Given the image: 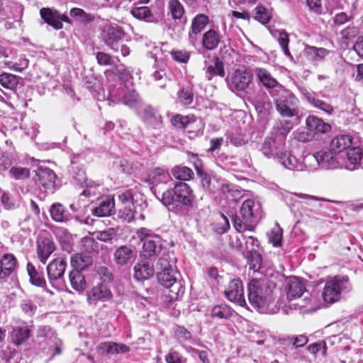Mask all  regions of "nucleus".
Masks as SVG:
<instances>
[{
  "label": "nucleus",
  "mask_w": 363,
  "mask_h": 363,
  "mask_svg": "<svg viewBox=\"0 0 363 363\" xmlns=\"http://www.w3.org/2000/svg\"><path fill=\"white\" fill-rule=\"evenodd\" d=\"M118 215L121 219L130 223L136 217L137 211L135 210L134 205H127L119 210Z\"/></svg>",
  "instance_id": "864d4df0"
},
{
  "label": "nucleus",
  "mask_w": 363,
  "mask_h": 363,
  "mask_svg": "<svg viewBox=\"0 0 363 363\" xmlns=\"http://www.w3.org/2000/svg\"><path fill=\"white\" fill-rule=\"evenodd\" d=\"M130 13L133 17L138 20L149 21L152 13L147 6H135L131 9Z\"/></svg>",
  "instance_id": "8fccbe9b"
},
{
  "label": "nucleus",
  "mask_w": 363,
  "mask_h": 363,
  "mask_svg": "<svg viewBox=\"0 0 363 363\" xmlns=\"http://www.w3.org/2000/svg\"><path fill=\"white\" fill-rule=\"evenodd\" d=\"M56 177L54 171L47 167H39L35 170V182L50 192H53L55 190Z\"/></svg>",
  "instance_id": "dca6fc26"
},
{
  "label": "nucleus",
  "mask_w": 363,
  "mask_h": 363,
  "mask_svg": "<svg viewBox=\"0 0 363 363\" xmlns=\"http://www.w3.org/2000/svg\"><path fill=\"white\" fill-rule=\"evenodd\" d=\"M172 174L177 179L182 181L189 180L194 174L193 171L184 166H176L172 169Z\"/></svg>",
  "instance_id": "de8ad7c7"
},
{
  "label": "nucleus",
  "mask_w": 363,
  "mask_h": 363,
  "mask_svg": "<svg viewBox=\"0 0 363 363\" xmlns=\"http://www.w3.org/2000/svg\"><path fill=\"white\" fill-rule=\"evenodd\" d=\"M220 41V35L218 32L210 29L205 32L202 37V45L208 50H215Z\"/></svg>",
  "instance_id": "473e14b6"
},
{
  "label": "nucleus",
  "mask_w": 363,
  "mask_h": 363,
  "mask_svg": "<svg viewBox=\"0 0 363 363\" xmlns=\"http://www.w3.org/2000/svg\"><path fill=\"white\" fill-rule=\"evenodd\" d=\"M193 99L194 94L191 88H182L178 94V100L184 105H189Z\"/></svg>",
  "instance_id": "4d7b16f0"
},
{
  "label": "nucleus",
  "mask_w": 363,
  "mask_h": 363,
  "mask_svg": "<svg viewBox=\"0 0 363 363\" xmlns=\"http://www.w3.org/2000/svg\"><path fill=\"white\" fill-rule=\"evenodd\" d=\"M135 257V249L131 245H121L117 247L113 253L114 262L119 267H123L131 263Z\"/></svg>",
  "instance_id": "6ab92c4d"
},
{
  "label": "nucleus",
  "mask_w": 363,
  "mask_h": 363,
  "mask_svg": "<svg viewBox=\"0 0 363 363\" xmlns=\"http://www.w3.org/2000/svg\"><path fill=\"white\" fill-rule=\"evenodd\" d=\"M69 281L72 287L77 291H82L86 287V282L84 276L82 274L81 271L73 269L70 272Z\"/></svg>",
  "instance_id": "4c0bfd02"
},
{
  "label": "nucleus",
  "mask_w": 363,
  "mask_h": 363,
  "mask_svg": "<svg viewBox=\"0 0 363 363\" xmlns=\"http://www.w3.org/2000/svg\"><path fill=\"white\" fill-rule=\"evenodd\" d=\"M96 58L97 60V62L100 65L107 66L112 65L114 63V60L111 57V56L107 53L104 52H98L96 55Z\"/></svg>",
  "instance_id": "338daca9"
},
{
  "label": "nucleus",
  "mask_w": 363,
  "mask_h": 363,
  "mask_svg": "<svg viewBox=\"0 0 363 363\" xmlns=\"http://www.w3.org/2000/svg\"><path fill=\"white\" fill-rule=\"evenodd\" d=\"M194 199V196L189 184L178 182L173 189L162 194L161 201L170 211L182 213L185 207L192 204Z\"/></svg>",
  "instance_id": "f03ea898"
},
{
  "label": "nucleus",
  "mask_w": 363,
  "mask_h": 363,
  "mask_svg": "<svg viewBox=\"0 0 363 363\" xmlns=\"http://www.w3.org/2000/svg\"><path fill=\"white\" fill-rule=\"evenodd\" d=\"M78 182L81 185L84 186L86 189L82 191V194L85 196H90L91 194H95V189L99 186L98 184L92 181H89L86 177L82 179L77 178Z\"/></svg>",
  "instance_id": "6e6d98bb"
},
{
  "label": "nucleus",
  "mask_w": 363,
  "mask_h": 363,
  "mask_svg": "<svg viewBox=\"0 0 363 363\" xmlns=\"http://www.w3.org/2000/svg\"><path fill=\"white\" fill-rule=\"evenodd\" d=\"M116 235V230L113 228H109L105 230L97 232L96 239L103 242H108L112 240Z\"/></svg>",
  "instance_id": "680f3d73"
},
{
  "label": "nucleus",
  "mask_w": 363,
  "mask_h": 363,
  "mask_svg": "<svg viewBox=\"0 0 363 363\" xmlns=\"http://www.w3.org/2000/svg\"><path fill=\"white\" fill-rule=\"evenodd\" d=\"M167 363H186V359L179 352L171 350L165 357Z\"/></svg>",
  "instance_id": "69168bd1"
},
{
  "label": "nucleus",
  "mask_w": 363,
  "mask_h": 363,
  "mask_svg": "<svg viewBox=\"0 0 363 363\" xmlns=\"http://www.w3.org/2000/svg\"><path fill=\"white\" fill-rule=\"evenodd\" d=\"M114 206V199L107 197L101 202L98 207L92 210V213L98 217L108 216L112 213Z\"/></svg>",
  "instance_id": "f704fd0d"
},
{
  "label": "nucleus",
  "mask_w": 363,
  "mask_h": 363,
  "mask_svg": "<svg viewBox=\"0 0 363 363\" xmlns=\"http://www.w3.org/2000/svg\"><path fill=\"white\" fill-rule=\"evenodd\" d=\"M271 35L277 40L280 47L282 49L284 55L287 57H289L290 59H293L289 49V35L284 30H270Z\"/></svg>",
  "instance_id": "72a5a7b5"
},
{
  "label": "nucleus",
  "mask_w": 363,
  "mask_h": 363,
  "mask_svg": "<svg viewBox=\"0 0 363 363\" xmlns=\"http://www.w3.org/2000/svg\"><path fill=\"white\" fill-rule=\"evenodd\" d=\"M0 84L5 89L13 90L18 84V77L11 73L3 72L0 74Z\"/></svg>",
  "instance_id": "a18cd8bd"
},
{
  "label": "nucleus",
  "mask_w": 363,
  "mask_h": 363,
  "mask_svg": "<svg viewBox=\"0 0 363 363\" xmlns=\"http://www.w3.org/2000/svg\"><path fill=\"white\" fill-rule=\"evenodd\" d=\"M139 100L138 93L135 90H130L127 91L121 99V101L123 104L134 107Z\"/></svg>",
  "instance_id": "13d9d810"
},
{
  "label": "nucleus",
  "mask_w": 363,
  "mask_h": 363,
  "mask_svg": "<svg viewBox=\"0 0 363 363\" xmlns=\"http://www.w3.org/2000/svg\"><path fill=\"white\" fill-rule=\"evenodd\" d=\"M113 295L110 289L103 284H98L87 294V300L90 304H96L98 301H110Z\"/></svg>",
  "instance_id": "412c9836"
},
{
  "label": "nucleus",
  "mask_w": 363,
  "mask_h": 363,
  "mask_svg": "<svg viewBox=\"0 0 363 363\" xmlns=\"http://www.w3.org/2000/svg\"><path fill=\"white\" fill-rule=\"evenodd\" d=\"M285 139L275 135L267 137L263 142L261 152L267 158L279 160L286 148Z\"/></svg>",
  "instance_id": "9b49d317"
},
{
  "label": "nucleus",
  "mask_w": 363,
  "mask_h": 363,
  "mask_svg": "<svg viewBox=\"0 0 363 363\" xmlns=\"http://www.w3.org/2000/svg\"><path fill=\"white\" fill-rule=\"evenodd\" d=\"M255 19L258 21L262 24L267 23L271 19L270 13L263 6H257L255 9Z\"/></svg>",
  "instance_id": "052dcab7"
},
{
  "label": "nucleus",
  "mask_w": 363,
  "mask_h": 363,
  "mask_svg": "<svg viewBox=\"0 0 363 363\" xmlns=\"http://www.w3.org/2000/svg\"><path fill=\"white\" fill-rule=\"evenodd\" d=\"M195 167L196 169H197L198 174L201 177L203 187L213 194L217 193L218 186H216V185L218 184V179L216 178H213L212 179L206 173H203L196 163H195Z\"/></svg>",
  "instance_id": "ea45409f"
},
{
  "label": "nucleus",
  "mask_w": 363,
  "mask_h": 363,
  "mask_svg": "<svg viewBox=\"0 0 363 363\" xmlns=\"http://www.w3.org/2000/svg\"><path fill=\"white\" fill-rule=\"evenodd\" d=\"M261 205L252 199L245 200L240 209V216H233V226L238 233L253 231L262 217Z\"/></svg>",
  "instance_id": "7ed1b4c3"
},
{
  "label": "nucleus",
  "mask_w": 363,
  "mask_h": 363,
  "mask_svg": "<svg viewBox=\"0 0 363 363\" xmlns=\"http://www.w3.org/2000/svg\"><path fill=\"white\" fill-rule=\"evenodd\" d=\"M255 74L259 82L266 89H274L275 87H278L281 89L284 88L281 84H279L277 80L272 76L271 73L264 68H256L255 69Z\"/></svg>",
  "instance_id": "bb28decb"
},
{
  "label": "nucleus",
  "mask_w": 363,
  "mask_h": 363,
  "mask_svg": "<svg viewBox=\"0 0 363 363\" xmlns=\"http://www.w3.org/2000/svg\"><path fill=\"white\" fill-rule=\"evenodd\" d=\"M104 43L115 52H121L123 57L130 54V48L123 43L124 33L118 26H107L101 31Z\"/></svg>",
  "instance_id": "39448f33"
},
{
  "label": "nucleus",
  "mask_w": 363,
  "mask_h": 363,
  "mask_svg": "<svg viewBox=\"0 0 363 363\" xmlns=\"http://www.w3.org/2000/svg\"><path fill=\"white\" fill-rule=\"evenodd\" d=\"M350 289L347 277H335L326 282L322 296L325 302L333 303L339 301L342 292H347Z\"/></svg>",
  "instance_id": "0eeeda50"
},
{
  "label": "nucleus",
  "mask_w": 363,
  "mask_h": 363,
  "mask_svg": "<svg viewBox=\"0 0 363 363\" xmlns=\"http://www.w3.org/2000/svg\"><path fill=\"white\" fill-rule=\"evenodd\" d=\"M150 177L152 182H167L169 174L163 169L156 168L151 172Z\"/></svg>",
  "instance_id": "bf43d9fd"
},
{
  "label": "nucleus",
  "mask_w": 363,
  "mask_h": 363,
  "mask_svg": "<svg viewBox=\"0 0 363 363\" xmlns=\"http://www.w3.org/2000/svg\"><path fill=\"white\" fill-rule=\"evenodd\" d=\"M306 125L314 133H327L331 129L328 123L315 116H309L306 118Z\"/></svg>",
  "instance_id": "7c9ffc66"
},
{
  "label": "nucleus",
  "mask_w": 363,
  "mask_h": 363,
  "mask_svg": "<svg viewBox=\"0 0 363 363\" xmlns=\"http://www.w3.org/2000/svg\"><path fill=\"white\" fill-rule=\"evenodd\" d=\"M347 160H345L343 168L352 171L363 168V152L360 147L350 148L346 153Z\"/></svg>",
  "instance_id": "4be33fe9"
},
{
  "label": "nucleus",
  "mask_w": 363,
  "mask_h": 363,
  "mask_svg": "<svg viewBox=\"0 0 363 363\" xmlns=\"http://www.w3.org/2000/svg\"><path fill=\"white\" fill-rule=\"evenodd\" d=\"M171 55L179 63H186L190 58V53L186 50H172Z\"/></svg>",
  "instance_id": "0e129e2a"
},
{
  "label": "nucleus",
  "mask_w": 363,
  "mask_h": 363,
  "mask_svg": "<svg viewBox=\"0 0 363 363\" xmlns=\"http://www.w3.org/2000/svg\"><path fill=\"white\" fill-rule=\"evenodd\" d=\"M137 235L143 242L142 257L145 259H150L160 252L162 244L159 236L152 234L151 230L145 228H141L138 230Z\"/></svg>",
  "instance_id": "9d476101"
},
{
  "label": "nucleus",
  "mask_w": 363,
  "mask_h": 363,
  "mask_svg": "<svg viewBox=\"0 0 363 363\" xmlns=\"http://www.w3.org/2000/svg\"><path fill=\"white\" fill-rule=\"evenodd\" d=\"M96 272L104 282H110L113 279V274L106 267H99Z\"/></svg>",
  "instance_id": "774afa93"
},
{
  "label": "nucleus",
  "mask_w": 363,
  "mask_h": 363,
  "mask_svg": "<svg viewBox=\"0 0 363 363\" xmlns=\"http://www.w3.org/2000/svg\"><path fill=\"white\" fill-rule=\"evenodd\" d=\"M30 330L27 326L15 327L11 333V340L19 345L25 342L30 336Z\"/></svg>",
  "instance_id": "79ce46f5"
},
{
  "label": "nucleus",
  "mask_w": 363,
  "mask_h": 363,
  "mask_svg": "<svg viewBox=\"0 0 363 363\" xmlns=\"http://www.w3.org/2000/svg\"><path fill=\"white\" fill-rule=\"evenodd\" d=\"M203 70L205 77L208 81H211L215 77H223L225 74L224 64L217 56H214L209 60L204 62Z\"/></svg>",
  "instance_id": "a211bd4d"
},
{
  "label": "nucleus",
  "mask_w": 363,
  "mask_h": 363,
  "mask_svg": "<svg viewBox=\"0 0 363 363\" xmlns=\"http://www.w3.org/2000/svg\"><path fill=\"white\" fill-rule=\"evenodd\" d=\"M179 273L177 270L160 271L157 273L159 282L169 289L168 297L171 300H177L184 293V288L179 280Z\"/></svg>",
  "instance_id": "6e6552de"
},
{
  "label": "nucleus",
  "mask_w": 363,
  "mask_h": 363,
  "mask_svg": "<svg viewBox=\"0 0 363 363\" xmlns=\"http://www.w3.org/2000/svg\"><path fill=\"white\" fill-rule=\"evenodd\" d=\"M352 143V138L348 135H340L334 138L330 144V148L337 155L343 157V152L347 150Z\"/></svg>",
  "instance_id": "a878e982"
},
{
  "label": "nucleus",
  "mask_w": 363,
  "mask_h": 363,
  "mask_svg": "<svg viewBox=\"0 0 363 363\" xmlns=\"http://www.w3.org/2000/svg\"><path fill=\"white\" fill-rule=\"evenodd\" d=\"M232 315L231 308L225 304L214 306L211 310V316L220 319H228Z\"/></svg>",
  "instance_id": "09e8293b"
},
{
  "label": "nucleus",
  "mask_w": 363,
  "mask_h": 363,
  "mask_svg": "<svg viewBox=\"0 0 363 363\" xmlns=\"http://www.w3.org/2000/svg\"><path fill=\"white\" fill-rule=\"evenodd\" d=\"M208 23V17L204 14H198L192 20L191 32L189 33V38L191 43L196 40V35L201 33Z\"/></svg>",
  "instance_id": "c756f323"
},
{
  "label": "nucleus",
  "mask_w": 363,
  "mask_h": 363,
  "mask_svg": "<svg viewBox=\"0 0 363 363\" xmlns=\"http://www.w3.org/2000/svg\"><path fill=\"white\" fill-rule=\"evenodd\" d=\"M330 53V51L326 48L310 45H306L303 51V55L312 62L323 60Z\"/></svg>",
  "instance_id": "cd10ccee"
},
{
  "label": "nucleus",
  "mask_w": 363,
  "mask_h": 363,
  "mask_svg": "<svg viewBox=\"0 0 363 363\" xmlns=\"http://www.w3.org/2000/svg\"><path fill=\"white\" fill-rule=\"evenodd\" d=\"M51 218L56 222H66L69 220L68 213L60 203H54L50 208Z\"/></svg>",
  "instance_id": "a19ab883"
},
{
  "label": "nucleus",
  "mask_w": 363,
  "mask_h": 363,
  "mask_svg": "<svg viewBox=\"0 0 363 363\" xmlns=\"http://www.w3.org/2000/svg\"><path fill=\"white\" fill-rule=\"evenodd\" d=\"M288 300L298 299L297 306L300 308L312 305L315 298L306 289L304 283L296 277H290L285 287Z\"/></svg>",
  "instance_id": "20e7f679"
},
{
  "label": "nucleus",
  "mask_w": 363,
  "mask_h": 363,
  "mask_svg": "<svg viewBox=\"0 0 363 363\" xmlns=\"http://www.w3.org/2000/svg\"><path fill=\"white\" fill-rule=\"evenodd\" d=\"M230 244L245 256L257 250L255 247L258 246V241L252 236L245 237L240 235L232 237Z\"/></svg>",
  "instance_id": "4468645a"
},
{
  "label": "nucleus",
  "mask_w": 363,
  "mask_h": 363,
  "mask_svg": "<svg viewBox=\"0 0 363 363\" xmlns=\"http://www.w3.org/2000/svg\"><path fill=\"white\" fill-rule=\"evenodd\" d=\"M301 164L303 166V171H313L320 167L318 158L316 157V152L313 154H307L301 157Z\"/></svg>",
  "instance_id": "c03bdc74"
},
{
  "label": "nucleus",
  "mask_w": 363,
  "mask_h": 363,
  "mask_svg": "<svg viewBox=\"0 0 363 363\" xmlns=\"http://www.w3.org/2000/svg\"><path fill=\"white\" fill-rule=\"evenodd\" d=\"M247 259V263L250 266V269L257 272L259 269L262 264V257L260 254L256 250L252 253L247 254L245 255Z\"/></svg>",
  "instance_id": "3c124183"
},
{
  "label": "nucleus",
  "mask_w": 363,
  "mask_h": 363,
  "mask_svg": "<svg viewBox=\"0 0 363 363\" xmlns=\"http://www.w3.org/2000/svg\"><path fill=\"white\" fill-rule=\"evenodd\" d=\"M67 262L62 258L57 257L53 259L47 266V274L50 284L55 286L63 279L66 269Z\"/></svg>",
  "instance_id": "f3484780"
},
{
  "label": "nucleus",
  "mask_w": 363,
  "mask_h": 363,
  "mask_svg": "<svg viewBox=\"0 0 363 363\" xmlns=\"http://www.w3.org/2000/svg\"><path fill=\"white\" fill-rule=\"evenodd\" d=\"M225 297L231 302L236 303L240 306H244L246 301L244 296V286L240 279L231 280L225 290Z\"/></svg>",
  "instance_id": "ddd939ff"
},
{
  "label": "nucleus",
  "mask_w": 363,
  "mask_h": 363,
  "mask_svg": "<svg viewBox=\"0 0 363 363\" xmlns=\"http://www.w3.org/2000/svg\"><path fill=\"white\" fill-rule=\"evenodd\" d=\"M133 272V277L137 281H143L154 275L155 269L153 264L145 259L135 264Z\"/></svg>",
  "instance_id": "5701e85b"
},
{
  "label": "nucleus",
  "mask_w": 363,
  "mask_h": 363,
  "mask_svg": "<svg viewBox=\"0 0 363 363\" xmlns=\"http://www.w3.org/2000/svg\"><path fill=\"white\" fill-rule=\"evenodd\" d=\"M177 259L173 252L164 253L157 263V268L160 271H172L175 269Z\"/></svg>",
  "instance_id": "c9c22d12"
},
{
  "label": "nucleus",
  "mask_w": 363,
  "mask_h": 363,
  "mask_svg": "<svg viewBox=\"0 0 363 363\" xmlns=\"http://www.w3.org/2000/svg\"><path fill=\"white\" fill-rule=\"evenodd\" d=\"M228 88L233 93L240 95L247 93L253 80V74L247 70L235 69L227 78Z\"/></svg>",
  "instance_id": "1a4fd4ad"
},
{
  "label": "nucleus",
  "mask_w": 363,
  "mask_h": 363,
  "mask_svg": "<svg viewBox=\"0 0 363 363\" xmlns=\"http://www.w3.org/2000/svg\"><path fill=\"white\" fill-rule=\"evenodd\" d=\"M282 229L279 225H277L273 228L268 235L269 241L274 247H279L281 244L282 241Z\"/></svg>",
  "instance_id": "603ef678"
},
{
  "label": "nucleus",
  "mask_w": 363,
  "mask_h": 363,
  "mask_svg": "<svg viewBox=\"0 0 363 363\" xmlns=\"http://www.w3.org/2000/svg\"><path fill=\"white\" fill-rule=\"evenodd\" d=\"M293 128V123L289 121H279L273 127L272 134L277 137H283L286 140V135Z\"/></svg>",
  "instance_id": "37998d69"
},
{
  "label": "nucleus",
  "mask_w": 363,
  "mask_h": 363,
  "mask_svg": "<svg viewBox=\"0 0 363 363\" xmlns=\"http://www.w3.org/2000/svg\"><path fill=\"white\" fill-rule=\"evenodd\" d=\"M279 96L274 97V104L277 112L281 117H298L300 113L298 99L289 91L282 88Z\"/></svg>",
  "instance_id": "423d86ee"
},
{
  "label": "nucleus",
  "mask_w": 363,
  "mask_h": 363,
  "mask_svg": "<svg viewBox=\"0 0 363 363\" xmlns=\"http://www.w3.org/2000/svg\"><path fill=\"white\" fill-rule=\"evenodd\" d=\"M9 172L10 176L16 180L26 179L30 176V170L21 167H13Z\"/></svg>",
  "instance_id": "5fc2aeb1"
},
{
  "label": "nucleus",
  "mask_w": 363,
  "mask_h": 363,
  "mask_svg": "<svg viewBox=\"0 0 363 363\" xmlns=\"http://www.w3.org/2000/svg\"><path fill=\"white\" fill-rule=\"evenodd\" d=\"M27 272L30 283L38 287H46V281L42 272H38L31 263L27 264Z\"/></svg>",
  "instance_id": "e433bc0d"
},
{
  "label": "nucleus",
  "mask_w": 363,
  "mask_h": 363,
  "mask_svg": "<svg viewBox=\"0 0 363 363\" xmlns=\"http://www.w3.org/2000/svg\"><path fill=\"white\" fill-rule=\"evenodd\" d=\"M276 284L267 279H253L247 285L248 299L261 313H274L279 310L276 301Z\"/></svg>",
  "instance_id": "f257e3e1"
},
{
  "label": "nucleus",
  "mask_w": 363,
  "mask_h": 363,
  "mask_svg": "<svg viewBox=\"0 0 363 363\" xmlns=\"http://www.w3.org/2000/svg\"><path fill=\"white\" fill-rule=\"evenodd\" d=\"M40 14L43 21L55 30L62 29L63 22H69V18L58 11L50 8H43Z\"/></svg>",
  "instance_id": "2eb2a0df"
},
{
  "label": "nucleus",
  "mask_w": 363,
  "mask_h": 363,
  "mask_svg": "<svg viewBox=\"0 0 363 363\" xmlns=\"http://www.w3.org/2000/svg\"><path fill=\"white\" fill-rule=\"evenodd\" d=\"M278 162L285 168L293 171H303V166L301 164V157L298 158L291 152L285 150Z\"/></svg>",
  "instance_id": "c85d7f7f"
},
{
  "label": "nucleus",
  "mask_w": 363,
  "mask_h": 363,
  "mask_svg": "<svg viewBox=\"0 0 363 363\" xmlns=\"http://www.w3.org/2000/svg\"><path fill=\"white\" fill-rule=\"evenodd\" d=\"M70 262L74 269L82 271L92 265L93 258L86 254L77 253L71 257Z\"/></svg>",
  "instance_id": "2f4dec72"
},
{
  "label": "nucleus",
  "mask_w": 363,
  "mask_h": 363,
  "mask_svg": "<svg viewBox=\"0 0 363 363\" xmlns=\"http://www.w3.org/2000/svg\"><path fill=\"white\" fill-rule=\"evenodd\" d=\"M18 262L12 254H5L0 259V279H5L16 269Z\"/></svg>",
  "instance_id": "b1692460"
},
{
  "label": "nucleus",
  "mask_w": 363,
  "mask_h": 363,
  "mask_svg": "<svg viewBox=\"0 0 363 363\" xmlns=\"http://www.w3.org/2000/svg\"><path fill=\"white\" fill-rule=\"evenodd\" d=\"M218 186V191L223 194H227L228 198L236 200L238 196H241V191L235 189L234 185L230 184L225 180H219L216 185Z\"/></svg>",
  "instance_id": "58836bf2"
},
{
  "label": "nucleus",
  "mask_w": 363,
  "mask_h": 363,
  "mask_svg": "<svg viewBox=\"0 0 363 363\" xmlns=\"http://www.w3.org/2000/svg\"><path fill=\"white\" fill-rule=\"evenodd\" d=\"M168 9L174 20L181 19L184 14V9L179 0H169Z\"/></svg>",
  "instance_id": "49530a36"
},
{
  "label": "nucleus",
  "mask_w": 363,
  "mask_h": 363,
  "mask_svg": "<svg viewBox=\"0 0 363 363\" xmlns=\"http://www.w3.org/2000/svg\"><path fill=\"white\" fill-rule=\"evenodd\" d=\"M320 168L325 169H335L343 168L345 159L337 155L332 150L323 148L316 152Z\"/></svg>",
  "instance_id": "f8f14e48"
},
{
  "label": "nucleus",
  "mask_w": 363,
  "mask_h": 363,
  "mask_svg": "<svg viewBox=\"0 0 363 363\" xmlns=\"http://www.w3.org/2000/svg\"><path fill=\"white\" fill-rule=\"evenodd\" d=\"M171 122L177 128H184L191 123V119L187 116L177 115L172 118Z\"/></svg>",
  "instance_id": "e2e57ef3"
},
{
  "label": "nucleus",
  "mask_w": 363,
  "mask_h": 363,
  "mask_svg": "<svg viewBox=\"0 0 363 363\" xmlns=\"http://www.w3.org/2000/svg\"><path fill=\"white\" fill-rule=\"evenodd\" d=\"M55 250V243L48 238L38 241L37 255L40 261L45 264L51 254Z\"/></svg>",
  "instance_id": "393cba45"
},
{
  "label": "nucleus",
  "mask_w": 363,
  "mask_h": 363,
  "mask_svg": "<svg viewBox=\"0 0 363 363\" xmlns=\"http://www.w3.org/2000/svg\"><path fill=\"white\" fill-rule=\"evenodd\" d=\"M299 91L304 99L313 107L321 110L328 115H331L334 111L333 107L328 102L316 97V94L306 88L301 87Z\"/></svg>",
  "instance_id": "aec40b11"
}]
</instances>
